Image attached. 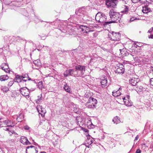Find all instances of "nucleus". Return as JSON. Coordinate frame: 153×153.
<instances>
[{"instance_id":"bf43d9fd","label":"nucleus","mask_w":153,"mask_h":153,"mask_svg":"<svg viewBox=\"0 0 153 153\" xmlns=\"http://www.w3.org/2000/svg\"><path fill=\"white\" fill-rule=\"evenodd\" d=\"M82 19L83 20H85L86 19H85V18H82Z\"/></svg>"},{"instance_id":"4d7b16f0","label":"nucleus","mask_w":153,"mask_h":153,"mask_svg":"<svg viewBox=\"0 0 153 153\" xmlns=\"http://www.w3.org/2000/svg\"><path fill=\"white\" fill-rule=\"evenodd\" d=\"M151 68L152 71L153 72V67L151 66Z\"/></svg>"},{"instance_id":"7c9ffc66","label":"nucleus","mask_w":153,"mask_h":153,"mask_svg":"<svg viewBox=\"0 0 153 153\" xmlns=\"http://www.w3.org/2000/svg\"><path fill=\"white\" fill-rule=\"evenodd\" d=\"M4 129L5 131H9V134L10 135H11L14 132V131L11 128H5Z\"/></svg>"},{"instance_id":"49530a36","label":"nucleus","mask_w":153,"mask_h":153,"mask_svg":"<svg viewBox=\"0 0 153 153\" xmlns=\"http://www.w3.org/2000/svg\"><path fill=\"white\" fill-rule=\"evenodd\" d=\"M126 100H130L129 98H130V96L129 94H127L126 95Z\"/></svg>"},{"instance_id":"20e7f679","label":"nucleus","mask_w":153,"mask_h":153,"mask_svg":"<svg viewBox=\"0 0 153 153\" xmlns=\"http://www.w3.org/2000/svg\"><path fill=\"white\" fill-rule=\"evenodd\" d=\"M85 66L81 65H78L76 66V70L75 71H76V75L78 76L83 75L85 71Z\"/></svg>"},{"instance_id":"f8f14e48","label":"nucleus","mask_w":153,"mask_h":153,"mask_svg":"<svg viewBox=\"0 0 153 153\" xmlns=\"http://www.w3.org/2000/svg\"><path fill=\"white\" fill-rule=\"evenodd\" d=\"M117 68L116 70V73L118 74H123L125 71L124 66L122 64H119V66H117Z\"/></svg>"},{"instance_id":"7ed1b4c3","label":"nucleus","mask_w":153,"mask_h":153,"mask_svg":"<svg viewBox=\"0 0 153 153\" xmlns=\"http://www.w3.org/2000/svg\"><path fill=\"white\" fill-rule=\"evenodd\" d=\"M97 100L93 97H90L85 104L86 106L89 108H94L97 103Z\"/></svg>"},{"instance_id":"e433bc0d","label":"nucleus","mask_w":153,"mask_h":153,"mask_svg":"<svg viewBox=\"0 0 153 153\" xmlns=\"http://www.w3.org/2000/svg\"><path fill=\"white\" fill-rule=\"evenodd\" d=\"M14 82V79L10 81L8 84V86L9 87H11L13 84Z\"/></svg>"},{"instance_id":"1a4fd4ad","label":"nucleus","mask_w":153,"mask_h":153,"mask_svg":"<svg viewBox=\"0 0 153 153\" xmlns=\"http://www.w3.org/2000/svg\"><path fill=\"white\" fill-rule=\"evenodd\" d=\"M36 109L39 114H40L42 117L45 116V114L46 113V111L44 108H43L42 106L39 105H37Z\"/></svg>"},{"instance_id":"37998d69","label":"nucleus","mask_w":153,"mask_h":153,"mask_svg":"<svg viewBox=\"0 0 153 153\" xmlns=\"http://www.w3.org/2000/svg\"><path fill=\"white\" fill-rule=\"evenodd\" d=\"M150 84L152 87L153 88V78H152L150 79Z\"/></svg>"},{"instance_id":"c9c22d12","label":"nucleus","mask_w":153,"mask_h":153,"mask_svg":"<svg viewBox=\"0 0 153 153\" xmlns=\"http://www.w3.org/2000/svg\"><path fill=\"white\" fill-rule=\"evenodd\" d=\"M2 89L3 91H4L7 92L9 90L8 88L7 87L4 86L2 88Z\"/></svg>"},{"instance_id":"bb28decb","label":"nucleus","mask_w":153,"mask_h":153,"mask_svg":"<svg viewBox=\"0 0 153 153\" xmlns=\"http://www.w3.org/2000/svg\"><path fill=\"white\" fill-rule=\"evenodd\" d=\"M24 118V115L23 114H20L16 118V120L18 122L21 121Z\"/></svg>"},{"instance_id":"c03bdc74","label":"nucleus","mask_w":153,"mask_h":153,"mask_svg":"<svg viewBox=\"0 0 153 153\" xmlns=\"http://www.w3.org/2000/svg\"><path fill=\"white\" fill-rule=\"evenodd\" d=\"M132 2L134 3H136L139 2H140V0H131Z\"/></svg>"},{"instance_id":"5701e85b","label":"nucleus","mask_w":153,"mask_h":153,"mask_svg":"<svg viewBox=\"0 0 153 153\" xmlns=\"http://www.w3.org/2000/svg\"><path fill=\"white\" fill-rule=\"evenodd\" d=\"M140 85V83H139V84L138 85H136L137 87L136 90L137 92H142V91H143L144 89L143 86Z\"/></svg>"},{"instance_id":"9b49d317","label":"nucleus","mask_w":153,"mask_h":153,"mask_svg":"<svg viewBox=\"0 0 153 153\" xmlns=\"http://www.w3.org/2000/svg\"><path fill=\"white\" fill-rule=\"evenodd\" d=\"M115 1V0H106L105 1V4L108 7L114 8L116 5V4L114 2Z\"/></svg>"},{"instance_id":"4be33fe9","label":"nucleus","mask_w":153,"mask_h":153,"mask_svg":"<svg viewBox=\"0 0 153 153\" xmlns=\"http://www.w3.org/2000/svg\"><path fill=\"white\" fill-rule=\"evenodd\" d=\"M22 80L24 82H26L27 80H31V79L29 77L28 75L26 74L22 76Z\"/></svg>"},{"instance_id":"4468645a","label":"nucleus","mask_w":153,"mask_h":153,"mask_svg":"<svg viewBox=\"0 0 153 153\" xmlns=\"http://www.w3.org/2000/svg\"><path fill=\"white\" fill-rule=\"evenodd\" d=\"M20 141L24 145H28L31 144V143L28 141L27 137L25 136L21 137Z\"/></svg>"},{"instance_id":"0eeeda50","label":"nucleus","mask_w":153,"mask_h":153,"mask_svg":"<svg viewBox=\"0 0 153 153\" xmlns=\"http://www.w3.org/2000/svg\"><path fill=\"white\" fill-rule=\"evenodd\" d=\"M129 83L130 85L133 86H136L140 83V79L138 78L133 77L129 80Z\"/></svg>"},{"instance_id":"a878e982","label":"nucleus","mask_w":153,"mask_h":153,"mask_svg":"<svg viewBox=\"0 0 153 153\" xmlns=\"http://www.w3.org/2000/svg\"><path fill=\"white\" fill-rule=\"evenodd\" d=\"M148 33H150L149 35H148L149 38L153 39V28L152 27L148 31Z\"/></svg>"},{"instance_id":"052dcab7","label":"nucleus","mask_w":153,"mask_h":153,"mask_svg":"<svg viewBox=\"0 0 153 153\" xmlns=\"http://www.w3.org/2000/svg\"><path fill=\"white\" fill-rule=\"evenodd\" d=\"M79 121H78V122H77V123H78V124H79Z\"/></svg>"},{"instance_id":"5fc2aeb1","label":"nucleus","mask_w":153,"mask_h":153,"mask_svg":"<svg viewBox=\"0 0 153 153\" xmlns=\"http://www.w3.org/2000/svg\"><path fill=\"white\" fill-rule=\"evenodd\" d=\"M35 90V89L34 88H31L29 90H30V92H31L32 91H33Z\"/></svg>"},{"instance_id":"09e8293b","label":"nucleus","mask_w":153,"mask_h":153,"mask_svg":"<svg viewBox=\"0 0 153 153\" xmlns=\"http://www.w3.org/2000/svg\"><path fill=\"white\" fill-rule=\"evenodd\" d=\"M39 85H41V87H42L43 86L42 85V82L41 81L39 82Z\"/></svg>"},{"instance_id":"6ab92c4d","label":"nucleus","mask_w":153,"mask_h":153,"mask_svg":"<svg viewBox=\"0 0 153 153\" xmlns=\"http://www.w3.org/2000/svg\"><path fill=\"white\" fill-rule=\"evenodd\" d=\"M22 80V76L18 75H16L15 78L14 79V81L18 83L21 82Z\"/></svg>"},{"instance_id":"f257e3e1","label":"nucleus","mask_w":153,"mask_h":153,"mask_svg":"<svg viewBox=\"0 0 153 153\" xmlns=\"http://www.w3.org/2000/svg\"><path fill=\"white\" fill-rule=\"evenodd\" d=\"M109 14L111 20L114 23H120L122 22L121 18L122 15L115 11L113 9L111 10L109 12Z\"/></svg>"},{"instance_id":"c85d7f7f","label":"nucleus","mask_w":153,"mask_h":153,"mask_svg":"<svg viewBox=\"0 0 153 153\" xmlns=\"http://www.w3.org/2000/svg\"><path fill=\"white\" fill-rule=\"evenodd\" d=\"M113 121L114 123L117 124L120 123V121L118 117L116 116L112 120Z\"/></svg>"},{"instance_id":"473e14b6","label":"nucleus","mask_w":153,"mask_h":153,"mask_svg":"<svg viewBox=\"0 0 153 153\" xmlns=\"http://www.w3.org/2000/svg\"><path fill=\"white\" fill-rule=\"evenodd\" d=\"M125 8L124 10L121 11V13H126L128 10V8L126 6H125Z\"/></svg>"},{"instance_id":"2f4dec72","label":"nucleus","mask_w":153,"mask_h":153,"mask_svg":"<svg viewBox=\"0 0 153 153\" xmlns=\"http://www.w3.org/2000/svg\"><path fill=\"white\" fill-rule=\"evenodd\" d=\"M111 23H114V22L112 21V20L110 21H104V22H102L101 24H102L104 27H106L107 25H108Z\"/></svg>"},{"instance_id":"dca6fc26","label":"nucleus","mask_w":153,"mask_h":153,"mask_svg":"<svg viewBox=\"0 0 153 153\" xmlns=\"http://www.w3.org/2000/svg\"><path fill=\"white\" fill-rule=\"evenodd\" d=\"M4 65V66H1V69L4 70L6 73H9L10 71V70L9 68L7 63H4L2 65Z\"/></svg>"},{"instance_id":"a19ab883","label":"nucleus","mask_w":153,"mask_h":153,"mask_svg":"<svg viewBox=\"0 0 153 153\" xmlns=\"http://www.w3.org/2000/svg\"><path fill=\"white\" fill-rule=\"evenodd\" d=\"M4 40L7 42L9 41V39L8 38L7 36H5L4 37Z\"/></svg>"},{"instance_id":"9d476101","label":"nucleus","mask_w":153,"mask_h":153,"mask_svg":"<svg viewBox=\"0 0 153 153\" xmlns=\"http://www.w3.org/2000/svg\"><path fill=\"white\" fill-rule=\"evenodd\" d=\"M3 125L7 126V127H12L15 126V123L13 121L7 119L2 121Z\"/></svg>"},{"instance_id":"3c124183","label":"nucleus","mask_w":153,"mask_h":153,"mask_svg":"<svg viewBox=\"0 0 153 153\" xmlns=\"http://www.w3.org/2000/svg\"><path fill=\"white\" fill-rule=\"evenodd\" d=\"M3 124L2 121H0V128L3 127Z\"/></svg>"},{"instance_id":"13d9d810","label":"nucleus","mask_w":153,"mask_h":153,"mask_svg":"<svg viewBox=\"0 0 153 153\" xmlns=\"http://www.w3.org/2000/svg\"><path fill=\"white\" fill-rule=\"evenodd\" d=\"M40 153H46V152H40Z\"/></svg>"},{"instance_id":"0e129e2a","label":"nucleus","mask_w":153,"mask_h":153,"mask_svg":"<svg viewBox=\"0 0 153 153\" xmlns=\"http://www.w3.org/2000/svg\"><path fill=\"white\" fill-rule=\"evenodd\" d=\"M76 120H77H77H79V119H78L77 118H76Z\"/></svg>"},{"instance_id":"4c0bfd02","label":"nucleus","mask_w":153,"mask_h":153,"mask_svg":"<svg viewBox=\"0 0 153 153\" xmlns=\"http://www.w3.org/2000/svg\"><path fill=\"white\" fill-rule=\"evenodd\" d=\"M137 18L135 17H132L131 18V19H130L129 22H132L133 21H134L135 20H137Z\"/></svg>"},{"instance_id":"de8ad7c7","label":"nucleus","mask_w":153,"mask_h":153,"mask_svg":"<svg viewBox=\"0 0 153 153\" xmlns=\"http://www.w3.org/2000/svg\"><path fill=\"white\" fill-rule=\"evenodd\" d=\"M141 151L139 149H137L136 152V153H141Z\"/></svg>"},{"instance_id":"ddd939ff","label":"nucleus","mask_w":153,"mask_h":153,"mask_svg":"<svg viewBox=\"0 0 153 153\" xmlns=\"http://www.w3.org/2000/svg\"><path fill=\"white\" fill-rule=\"evenodd\" d=\"M111 35L113 36V40L114 41H119V40L120 37V34L119 33H117L113 31L111 32Z\"/></svg>"},{"instance_id":"6e6552de","label":"nucleus","mask_w":153,"mask_h":153,"mask_svg":"<svg viewBox=\"0 0 153 153\" xmlns=\"http://www.w3.org/2000/svg\"><path fill=\"white\" fill-rule=\"evenodd\" d=\"M76 71H75L74 69H68L64 73V76L65 77H67L68 76H75L76 75Z\"/></svg>"},{"instance_id":"f3484780","label":"nucleus","mask_w":153,"mask_h":153,"mask_svg":"<svg viewBox=\"0 0 153 153\" xmlns=\"http://www.w3.org/2000/svg\"><path fill=\"white\" fill-rule=\"evenodd\" d=\"M63 89L67 92L70 94L72 93L71 87L66 83H65V84L64 85Z\"/></svg>"},{"instance_id":"603ef678","label":"nucleus","mask_w":153,"mask_h":153,"mask_svg":"<svg viewBox=\"0 0 153 153\" xmlns=\"http://www.w3.org/2000/svg\"><path fill=\"white\" fill-rule=\"evenodd\" d=\"M90 126V127H91V128H93L94 127V125H93L92 123L91 124Z\"/></svg>"},{"instance_id":"c756f323","label":"nucleus","mask_w":153,"mask_h":153,"mask_svg":"<svg viewBox=\"0 0 153 153\" xmlns=\"http://www.w3.org/2000/svg\"><path fill=\"white\" fill-rule=\"evenodd\" d=\"M126 101H125V104L128 106H131L132 105V102L130 100H127Z\"/></svg>"},{"instance_id":"6e6d98bb","label":"nucleus","mask_w":153,"mask_h":153,"mask_svg":"<svg viewBox=\"0 0 153 153\" xmlns=\"http://www.w3.org/2000/svg\"><path fill=\"white\" fill-rule=\"evenodd\" d=\"M123 101L125 103V101H126V97H124L123 98Z\"/></svg>"},{"instance_id":"b1692460","label":"nucleus","mask_w":153,"mask_h":153,"mask_svg":"<svg viewBox=\"0 0 153 153\" xmlns=\"http://www.w3.org/2000/svg\"><path fill=\"white\" fill-rule=\"evenodd\" d=\"M112 95L115 97H118L121 94L119 90H118L116 91H114L112 92Z\"/></svg>"},{"instance_id":"aec40b11","label":"nucleus","mask_w":153,"mask_h":153,"mask_svg":"<svg viewBox=\"0 0 153 153\" xmlns=\"http://www.w3.org/2000/svg\"><path fill=\"white\" fill-rule=\"evenodd\" d=\"M151 9H150L147 5H145L143 7L142 12L144 13H148L152 11Z\"/></svg>"},{"instance_id":"79ce46f5","label":"nucleus","mask_w":153,"mask_h":153,"mask_svg":"<svg viewBox=\"0 0 153 153\" xmlns=\"http://www.w3.org/2000/svg\"><path fill=\"white\" fill-rule=\"evenodd\" d=\"M23 15H24L25 16H28V13H27V12L26 10H23Z\"/></svg>"},{"instance_id":"423d86ee","label":"nucleus","mask_w":153,"mask_h":153,"mask_svg":"<svg viewBox=\"0 0 153 153\" xmlns=\"http://www.w3.org/2000/svg\"><path fill=\"white\" fill-rule=\"evenodd\" d=\"M38 152L37 148L35 146H30L26 147V153H37Z\"/></svg>"},{"instance_id":"cd10ccee","label":"nucleus","mask_w":153,"mask_h":153,"mask_svg":"<svg viewBox=\"0 0 153 153\" xmlns=\"http://www.w3.org/2000/svg\"><path fill=\"white\" fill-rule=\"evenodd\" d=\"M92 143V140L91 138H88L86 140L85 144H87L86 146L88 147H89V146Z\"/></svg>"},{"instance_id":"a18cd8bd","label":"nucleus","mask_w":153,"mask_h":153,"mask_svg":"<svg viewBox=\"0 0 153 153\" xmlns=\"http://www.w3.org/2000/svg\"><path fill=\"white\" fill-rule=\"evenodd\" d=\"M24 128L25 130H28L30 128L27 125L24 126Z\"/></svg>"},{"instance_id":"680f3d73","label":"nucleus","mask_w":153,"mask_h":153,"mask_svg":"<svg viewBox=\"0 0 153 153\" xmlns=\"http://www.w3.org/2000/svg\"><path fill=\"white\" fill-rule=\"evenodd\" d=\"M2 119V118L1 117H0V120H1Z\"/></svg>"},{"instance_id":"393cba45","label":"nucleus","mask_w":153,"mask_h":153,"mask_svg":"<svg viewBox=\"0 0 153 153\" xmlns=\"http://www.w3.org/2000/svg\"><path fill=\"white\" fill-rule=\"evenodd\" d=\"M9 79L8 76L7 75H3L0 76V80L1 81H4Z\"/></svg>"},{"instance_id":"39448f33","label":"nucleus","mask_w":153,"mask_h":153,"mask_svg":"<svg viewBox=\"0 0 153 153\" xmlns=\"http://www.w3.org/2000/svg\"><path fill=\"white\" fill-rule=\"evenodd\" d=\"M19 91L21 94L26 98H28L29 97L30 90L26 87L21 88Z\"/></svg>"},{"instance_id":"2eb2a0df","label":"nucleus","mask_w":153,"mask_h":153,"mask_svg":"<svg viewBox=\"0 0 153 153\" xmlns=\"http://www.w3.org/2000/svg\"><path fill=\"white\" fill-rule=\"evenodd\" d=\"M79 27L83 33H88L90 31V29L87 26L81 25Z\"/></svg>"},{"instance_id":"a211bd4d","label":"nucleus","mask_w":153,"mask_h":153,"mask_svg":"<svg viewBox=\"0 0 153 153\" xmlns=\"http://www.w3.org/2000/svg\"><path fill=\"white\" fill-rule=\"evenodd\" d=\"M33 63L35 65V66L36 67H33V68L34 69H38L39 68H40L41 66V63L40 60L39 59H37L35 60L33 62Z\"/></svg>"},{"instance_id":"8fccbe9b","label":"nucleus","mask_w":153,"mask_h":153,"mask_svg":"<svg viewBox=\"0 0 153 153\" xmlns=\"http://www.w3.org/2000/svg\"><path fill=\"white\" fill-rule=\"evenodd\" d=\"M97 58L96 57H95L94 58H91L90 59V62H93V60L94 59V60H96V59Z\"/></svg>"},{"instance_id":"412c9836","label":"nucleus","mask_w":153,"mask_h":153,"mask_svg":"<svg viewBox=\"0 0 153 153\" xmlns=\"http://www.w3.org/2000/svg\"><path fill=\"white\" fill-rule=\"evenodd\" d=\"M101 83L102 86L103 87H105L107 86V80L106 78H104L102 79L101 81Z\"/></svg>"},{"instance_id":"72a5a7b5","label":"nucleus","mask_w":153,"mask_h":153,"mask_svg":"<svg viewBox=\"0 0 153 153\" xmlns=\"http://www.w3.org/2000/svg\"><path fill=\"white\" fill-rule=\"evenodd\" d=\"M38 98L37 99V100L36 101V102L37 103H39L40 102V101L42 100V96L41 95V96H38Z\"/></svg>"},{"instance_id":"e2e57ef3","label":"nucleus","mask_w":153,"mask_h":153,"mask_svg":"<svg viewBox=\"0 0 153 153\" xmlns=\"http://www.w3.org/2000/svg\"><path fill=\"white\" fill-rule=\"evenodd\" d=\"M121 88H119V89L118 90H120V89H121Z\"/></svg>"},{"instance_id":"f03ea898","label":"nucleus","mask_w":153,"mask_h":153,"mask_svg":"<svg viewBox=\"0 0 153 153\" xmlns=\"http://www.w3.org/2000/svg\"><path fill=\"white\" fill-rule=\"evenodd\" d=\"M95 19L97 21L101 23L104 21L107 20V17L105 14L102 12H98L95 16Z\"/></svg>"},{"instance_id":"f704fd0d","label":"nucleus","mask_w":153,"mask_h":153,"mask_svg":"<svg viewBox=\"0 0 153 153\" xmlns=\"http://www.w3.org/2000/svg\"><path fill=\"white\" fill-rule=\"evenodd\" d=\"M85 98H89V99L90 98V97H91V94L90 93H89L87 92L85 95Z\"/></svg>"},{"instance_id":"58836bf2","label":"nucleus","mask_w":153,"mask_h":153,"mask_svg":"<svg viewBox=\"0 0 153 153\" xmlns=\"http://www.w3.org/2000/svg\"><path fill=\"white\" fill-rule=\"evenodd\" d=\"M120 50L122 56H126V54L125 52H124L122 50L120 49Z\"/></svg>"},{"instance_id":"864d4df0","label":"nucleus","mask_w":153,"mask_h":153,"mask_svg":"<svg viewBox=\"0 0 153 153\" xmlns=\"http://www.w3.org/2000/svg\"><path fill=\"white\" fill-rule=\"evenodd\" d=\"M139 138V136L138 135H137L136 137L135 138V139L134 140V141L135 140H138V139Z\"/></svg>"},{"instance_id":"ea45409f","label":"nucleus","mask_w":153,"mask_h":153,"mask_svg":"<svg viewBox=\"0 0 153 153\" xmlns=\"http://www.w3.org/2000/svg\"><path fill=\"white\" fill-rule=\"evenodd\" d=\"M111 32L110 34H108V37L109 40H113V37H112V36L111 35Z\"/></svg>"},{"instance_id":"69168bd1","label":"nucleus","mask_w":153,"mask_h":153,"mask_svg":"<svg viewBox=\"0 0 153 153\" xmlns=\"http://www.w3.org/2000/svg\"><path fill=\"white\" fill-rule=\"evenodd\" d=\"M152 148H153V146H152Z\"/></svg>"}]
</instances>
